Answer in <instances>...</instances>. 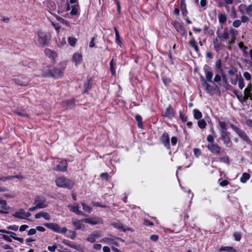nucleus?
Instances as JSON below:
<instances>
[{"instance_id": "1", "label": "nucleus", "mask_w": 252, "mask_h": 252, "mask_svg": "<svg viewBox=\"0 0 252 252\" xmlns=\"http://www.w3.org/2000/svg\"><path fill=\"white\" fill-rule=\"evenodd\" d=\"M38 41L42 46H48L50 40L51 36L49 33L38 30L37 32Z\"/></svg>"}, {"instance_id": "2", "label": "nucleus", "mask_w": 252, "mask_h": 252, "mask_svg": "<svg viewBox=\"0 0 252 252\" xmlns=\"http://www.w3.org/2000/svg\"><path fill=\"white\" fill-rule=\"evenodd\" d=\"M55 182L57 186L65 188L68 189L72 188L74 185L73 181L63 177L58 178Z\"/></svg>"}, {"instance_id": "3", "label": "nucleus", "mask_w": 252, "mask_h": 252, "mask_svg": "<svg viewBox=\"0 0 252 252\" xmlns=\"http://www.w3.org/2000/svg\"><path fill=\"white\" fill-rule=\"evenodd\" d=\"M231 127L243 140L247 142L249 141V137L244 131L233 124L231 125Z\"/></svg>"}, {"instance_id": "4", "label": "nucleus", "mask_w": 252, "mask_h": 252, "mask_svg": "<svg viewBox=\"0 0 252 252\" xmlns=\"http://www.w3.org/2000/svg\"><path fill=\"white\" fill-rule=\"evenodd\" d=\"M33 204L36 205V207L39 209L44 208L48 206L46 202V199L40 196H37L35 197Z\"/></svg>"}, {"instance_id": "5", "label": "nucleus", "mask_w": 252, "mask_h": 252, "mask_svg": "<svg viewBox=\"0 0 252 252\" xmlns=\"http://www.w3.org/2000/svg\"><path fill=\"white\" fill-rule=\"evenodd\" d=\"M220 135L224 144L228 147H231L232 143L229 136L230 133L227 131H221Z\"/></svg>"}, {"instance_id": "6", "label": "nucleus", "mask_w": 252, "mask_h": 252, "mask_svg": "<svg viewBox=\"0 0 252 252\" xmlns=\"http://www.w3.org/2000/svg\"><path fill=\"white\" fill-rule=\"evenodd\" d=\"M233 34L234 33V30L233 29H231L229 31V33L227 31V29L224 30V31L222 33H220L219 32V31H218L216 32V34H217V37L221 41H224L225 40H226L228 37H229V34Z\"/></svg>"}, {"instance_id": "7", "label": "nucleus", "mask_w": 252, "mask_h": 252, "mask_svg": "<svg viewBox=\"0 0 252 252\" xmlns=\"http://www.w3.org/2000/svg\"><path fill=\"white\" fill-rule=\"evenodd\" d=\"M207 148L214 155H219L220 152V147L216 143H209Z\"/></svg>"}, {"instance_id": "8", "label": "nucleus", "mask_w": 252, "mask_h": 252, "mask_svg": "<svg viewBox=\"0 0 252 252\" xmlns=\"http://www.w3.org/2000/svg\"><path fill=\"white\" fill-rule=\"evenodd\" d=\"M201 81L202 82V85L206 93L210 94V95H213V87L207 83L206 80H205L202 76L201 77Z\"/></svg>"}, {"instance_id": "9", "label": "nucleus", "mask_w": 252, "mask_h": 252, "mask_svg": "<svg viewBox=\"0 0 252 252\" xmlns=\"http://www.w3.org/2000/svg\"><path fill=\"white\" fill-rule=\"evenodd\" d=\"M210 67L207 64H205L203 67V70L206 74L205 80H206V81L212 82V78L213 76V72L212 71H210Z\"/></svg>"}, {"instance_id": "10", "label": "nucleus", "mask_w": 252, "mask_h": 252, "mask_svg": "<svg viewBox=\"0 0 252 252\" xmlns=\"http://www.w3.org/2000/svg\"><path fill=\"white\" fill-rule=\"evenodd\" d=\"M172 25L177 32H181L183 35L186 34V31L183 23L175 21L173 22Z\"/></svg>"}, {"instance_id": "11", "label": "nucleus", "mask_w": 252, "mask_h": 252, "mask_svg": "<svg viewBox=\"0 0 252 252\" xmlns=\"http://www.w3.org/2000/svg\"><path fill=\"white\" fill-rule=\"evenodd\" d=\"M162 115L169 119H172L174 116V112L171 105H169L165 111L162 113Z\"/></svg>"}, {"instance_id": "12", "label": "nucleus", "mask_w": 252, "mask_h": 252, "mask_svg": "<svg viewBox=\"0 0 252 252\" xmlns=\"http://www.w3.org/2000/svg\"><path fill=\"white\" fill-rule=\"evenodd\" d=\"M220 39L217 37L213 39V46L215 50L219 52L221 49L225 47V46L221 43V41H220Z\"/></svg>"}, {"instance_id": "13", "label": "nucleus", "mask_w": 252, "mask_h": 252, "mask_svg": "<svg viewBox=\"0 0 252 252\" xmlns=\"http://www.w3.org/2000/svg\"><path fill=\"white\" fill-rule=\"evenodd\" d=\"M63 243L64 245H67V246H68L72 248H73L75 250H77L78 251H81V250H82L80 245H77L74 242L70 241L68 240H66V239L63 240Z\"/></svg>"}, {"instance_id": "14", "label": "nucleus", "mask_w": 252, "mask_h": 252, "mask_svg": "<svg viewBox=\"0 0 252 252\" xmlns=\"http://www.w3.org/2000/svg\"><path fill=\"white\" fill-rule=\"evenodd\" d=\"M160 140L166 148H170L169 137L167 133L164 132L163 133L160 137Z\"/></svg>"}, {"instance_id": "15", "label": "nucleus", "mask_w": 252, "mask_h": 252, "mask_svg": "<svg viewBox=\"0 0 252 252\" xmlns=\"http://www.w3.org/2000/svg\"><path fill=\"white\" fill-rule=\"evenodd\" d=\"M67 162L66 160L61 161L56 166V170L58 172H65L67 168Z\"/></svg>"}, {"instance_id": "16", "label": "nucleus", "mask_w": 252, "mask_h": 252, "mask_svg": "<svg viewBox=\"0 0 252 252\" xmlns=\"http://www.w3.org/2000/svg\"><path fill=\"white\" fill-rule=\"evenodd\" d=\"M44 225L55 232H60V227L58 224L54 223H45Z\"/></svg>"}, {"instance_id": "17", "label": "nucleus", "mask_w": 252, "mask_h": 252, "mask_svg": "<svg viewBox=\"0 0 252 252\" xmlns=\"http://www.w3.org/2000/svg\"><path fill=\"white\" fill-rule=\"evenodd\" d=\"M50 74L51 76L54 78H59L63 76V71L57 68H53L50 71Z\"/></svg>"}, {"instance_id": "18", "label": "nucleus", "mask_w": 252, "mask_h": 252, "mask_svg": "<svg viewBox=\"0 0 252 252\" xmlns=\"http://www.w3.org/2000/svg\"><path fill=\"white\" fill-rule=\"evenodd\" d=\"M100 237V235L98 232L94 231L91 233L87 238V240L91 243H94L95 241L96 238Z\"/></svg>"}, {"instance_id": "19", "label": "nucleus", "mask_w": 252, "mask_h": 252, "mask_svg": "<svg viewBox=\"0 0 252 252\" xmlns=\"http://www.w3.org/2000/svg\"><path fill=\"white\" fill-rule=\"evenodd\" d=\"M68 208L73 213L77 215L81 216H85V214L81 211L79 210L78 206L68 205Z\"/></svg>"}, {"instance_id": "20", "label": "nucleus", "mask_w": 252, "mask_h": 252, "mask_svg": "<svg viewBox=\"0 0 252 252\" xmlns=\"http://www.w3.org/2000/svg\"><path fill=\"white\" fill-rule=\"evenodd\" d=\"M73 60L75 63V65L77 66L81 63L82 60V54L79 53H75L73 56Z\"/></svg>"}, {"instance_id": "21", "label": "nucleus", "mask_w": 252, "mask_h": 252, "mask_svg": "<svg viewBox=\"0 0 252 252\" xmlns=\"http://www.w3.org/2000/svg\"><path fill=\"white\" fill-rule=\"evenodd\" d=\"M45 54L49 58H51L53 60H54L57 57L56 53L48 48H46L45 49Z\"/></svg>"}, {"instance_id": "22", "label": "nucleus", "mask_w": 252, "mask_h": 252, "mask_svg": "<svg viewBox=\"0 0 252 252\" xmlns=\"http://www.w3.org/2000/svg\"><path fill=\"white\" fill-rule=\"evenodd\" d=\"M41 217L44 218L46 220H49L51 219L50 215L48 213L44 212L38 213L35 215V219H39Z\"/></svg>"}, {"instance_id": "23", "label": "nucleus", "mask_w": 252, "mask_h": 252, "mask_svg": "<svg viewBox=\"0 0 252 252\" xmlns=\"http://www.w3.org/2000/svg\"><path fill=\"white\" fill-rule=\"evenodd\" d=\"M25 210L23 209H20L18 211L16 212L14 214H12V216L20 219H24L25 217Z\"/></svg>"}, {"instance_id": "24", "label": "nucleus", "mask_w": 252, "mask_h": 252, "mask_svg": "<svg viewBox=\"0 0 252 252\" xmlns=\"http://www.w3.org/2000/svg\"><path fill=\"white\" fill-rule=\"evenodd\" d=\"M27 81H24L23 78L21 77H18L14 79V81L16 84L20 86H26L28 84L27 79H26Z\"/></svg>"}, {"instance_id": "25", "label": "nucleus", "mask_w": 252, "mask_h": 252, "mask_svg": "<svg viewBox=\"0 0 252 252\" xmlns=\"http://www.w3.org/2000/svg\"><path fill=\"white\" fill-rule=\"evenodd\" d=\"M81 221L83 222L82 220L73 221V224L76 227V229L78 230L84 228V225L81 223Z\"/></svg>"}, {"instance_id": "26", "label": "nucleus", "mask_w": 252, "mask_h": 252, "mask_svg": "<svg viewBox=\"0 0 252 252\" xmlns=\"http://www.w3.org/2000/svg\"><path fill=\"white\" fill-rule=\"evenodd\" d=\"M220 252L226 251L227 252H237V251L232 247H222L219 249Z\"/></svg>"}, {"instance_id": "27", "label": "nucleus", "mask_w": 252, "mask_h": 252, "mask_svg": "<svg viewBox=\"0 0 252 252\" xmlns=\"http://www.w3.org/2000/svg\"><path fill=\"white\" fill-rule=\"evenodd\" d=\"M189 44L190 46H191L192 47H193L195 51L196 52H199V49H198V46L197 45V43L195 41V40L193 37H192L190 39V40L189 41Z\"/></svg>"}, {"instance_id": "28", "label": "nucleus", "mask_w": 252, "mask_h": 252, "mask_svg": "<svg viewBox=\"0 0 252 252\" xmlns=\"http://www.w3.org/2000/svg\"><path fill=\"white\" fill-rule=\"evenodd\" d=\"M92 83L90 80H88L87 81L84 85V93L87 92L89 89L92 88Z\"/></svg>"}, {"instance_id": "29", "label": "nucleus", "mask_w": 252, "mask_h": 252, "mask_svg": "<svg viewBox=\"0 0 252 252\" xmlns=\"http://www.w3.org/2000/svg\"><path fill=\"white\" fill-rule=\"evenodd\" d=\"M112 225L114 227H115L116 228H117L119 230H121L123 231L124 232L126 231V229L124 228L123 224H121V223L113 222L112 223Z\"/></svg>"}, {"instance_id": "30", "label": "nucleus", "mask_w": 252, "mask_h": 252, "mask_svg": "<svg viewBox=\"0 0 252 252\" xmlns=\"http://www.w3.org/2000/svg\"><path fill=\"white\" fill-rule=\"evenodd\" d=\"M0 232H2L9 235L10 237H12L14 240H15V238H17V237H16V233L12 231H7L5 229H0Z\"/></svg>"}, {"instance_id": "31", "label": "nucleus", "mask_w": 252, "mask_h": 252, "mask_svg": "<svg viewBox=\"0 0 252 252\" xmlns=\"http://www.w3.org/2000/svg\"><path fill=\"white\" fill-rule=\"evenodd\" d=\"M219 21L220 24L224 23L227 20V17L225 14L220 13L218 15Z\"/></svg>"}, {"instance_id": "32", "label": "nucleus", "mask_w": 252, "mask_h": 252, "mask_svg": "<svg viewBox=\"0 0 252 252\" xmlns=\"http://www.w3.org/2000/svg\"><path fill=\"white\" fill-rule=\"evenodd\" d=\"M194 118L196 120H199L202 118V115L201 112L197 109L193 110Z\"/></svg>"}, {"instance_id": "33", "label": "nucleus", "mask_w": 252, "mask_h": 252, "mask_svg": "<svg viewBox=\"0 0 252 252\" xmlns=\"http://www.w3.org/2000/svg\"><path fill=\"white\" fill-rule=\"evenodd\" d=\"M219 125L220 127V132L221 131H227L226 129H227V123L225 122H219Z\"/></svg>"}, {"instance_id": "34", "label": "nucleus", "mask_w": 252, "mask_h": 252, "mask_svg": "<svg viewBox=\"0 0 252 252\" xmlns=\"http://www.w3.org/2000/svg\"><path fill=\"white\" fill-rule=\"evenodd\" d=\"M0 205H1V207L3 210H8L10 207L7 206L6 201L4 200L0 199Z\"/></svg>"}, {"instance_id": "35", "label": "nucleus", "mask_w": 252, "mask_h": 252, "mask_svg": "<svg viewBox=\"0 0 252 252\" xmlns=\"http://www.w3.org/2000/svg\"><path fill=\"white\" fill-rule=\"evenodd\" d=\"M238 85H239V88L241 90L243 89L245 86V83H244V79L242 77L240 74L239 75V80H238Z\"/></svg>"}, {"instance_id": "36", "label": "nucleus", "mask_w": 252, "mask_h": 252, "mask_svg": "<svg viewBox=\"0 0 252 252\" xmlns=\"http://www.w3.org/2000/svg\"><path fill=\"white\" fill-rule=\"evenodd\" d=\"M239 47L241 49L243 52V53L245 55H247L248 52L247 51V50L248 49L247 47H246L244 46V43L243 42H241L238 44Z\"/></svg>"}, {"instance_id": "37", "label": "nucleus", "mask_w": 252, "mask_h": 252, "mask_svg": "<svg viewBox=\"0 0 252 252\" xmlns=\"http://www.w3.org/2000/svg\"><path fill=\"white\" fill-rule=\"evenodd\" d=\"M181 8L183 11V14H185L186 15L187 14V10L186 9V5L184 0H182L181 1Z\"/></svg>"}, {"instance_id": "38", "label": "nucleus", "mask_w": 252, "mask_h": 252, "mask_svg": "<svg viewBox=\"0 0 252 252\" xmlns=\"http://www.w3.org/2000/svg\"><path fill=\"white\" fill-rule=\"evenodd\" d=\"M68 41L69 44L71 46H75V45L76 43L77 39L75 37H69L68 38Z\"/></svg>"}, {"instance_id": "39", "label": "nucleus", "mask_w": 252, "mask_h": 252, "mask_svg": "<svg viewBox=\"0 0 252 252\" xmlns=\"http://www.w3.org/2000/svg\"><path fill=\"white\" fill-rule=\"evenodd\" d=\"M82 220L86 223H88L92 225H94L97 223V221L93 220L91 219H82Z\"/></svg>"}, {"instance_id": "40", "label": "nucleus", "mask_w": 252, "mask_h": 252, "mask_svg": "<svg viewBox=\"0 0 252 252\" xmlns=\"http://www.w3.org/2000/svg\"><path fill=\"white\" fill-rule=\"evenodd\" d=\"M77 5H74L72 6V9L70 12L71 15H76L78 13V8Z\"/></svg>"}, {"instance_id": "41", "label": "nucleus", "mask_w": 252, "mask_h": 252, "mask_svg": "<svg viewBox=\"0 0 252 252\" xmlns=\"http://www.w3.org/2000/svg\"><path fill=\"white\" fill-rule=\"evenodd\" d=\"M198 125L200 128H204L206 126V123L204 120H200L198 121Z\"/></svg>"}, {"instance_id": "42", "label": "nucleus", "mask_w": 252, "mask_h": 252, "mask_svg": "<svg viewBox=\"0 0 252 252\" xmlns=\"http://www.w3.org/2000/svg\"><path fill=\"white\" fill-rule=\"evenodd\" d=\"M252 90V84L251 83H249L247 88L244 90V94H246L248 93H250L251 92Z\"/></svg>"}, {"instance_id": "43", "label": "nucleus", "mask_w": 252, "mask_h": 252, "mask_svg": "<svg viewBox=\"0 0 252 252\" xmlns=\"http://www.w3.org/2000/svg\"><path fill=\"white\" fill-rule=\"evenodd\" d=\"M250 178V174H243L241 178V182L244 183Z\"/></svg>"}, {"instance_id": "44", "label": "nucleus", "mask_w": 252, "mask_h": 252, "mask_svg": "<svg viewBox=\"0 0 252 252\" xmlns=\"http://www.w3.org/2000/svg\"><path fill=\"white\" fill-rule=\"evenodd\" d=\"M233 236H234V237L235 238V240L236 241H239L241 239L242 234H241V233L240 232H235L234 233Z\"/></svg>"}, {"instance_id": "45", "label": "nucleus", "mask_w": 252, "mask_h": 252, "mask_svg": "<svg viewBox=\"0 0 252 252\" xmlns=\"http://www.w3.org/2000/svg\"><path fill=\"white\" fill-rule=\"evenodd\" d=\"M81 205L83 207V209L84 210H85V211H86L88 213H90L91 212L92 209L89 206L86 205L84 203H82Z\"/></svg>"}, {"instance_id": "46", "label": "nucleus", "mask_w": 252, "mask_h": 252, "mask_svg": "<svg viewBox=\"0 0 252 252\" xmlns=\"http://www.w3.org/2000/svg\"><path fill=\"white\" fill-rule=\"evenodd\" d=\"M237 98L238 100L241 102L245 101L247 100V97H246L245 94L243 95L241 94H240L238 96Z\"/></svg>"}, {"instance_id": "47", "label": "nucleus", "mask_w": 252, "mask_h": 252, "mask_svg": "<svg viewBox=\"0 0 252 252\" xmlns=\"http://www.w3.org/2000/svg\"><path fill=\"white\" fill-rule=\"evenodd\" d=\"M114 31H115V35H116V42L118 43H120V36L119 35L118 31L116 27L114 28Z\"/></svg>"}, {"instance_id": "48", "label": "nucleus", "mask_w": 252, "mask_h": 252, "mask_svg": "<svg viewBox=\"0 0 252 252\" xmlns=\"http://www.w3.org/2000/svg\"><path fill=\"white\" fill-rule=\"evenodd\" d=\"M245 78L248 81L251 80L252 76L251 74L248 72H245L243 74Z\"/></svg>"}, {"instance_id": "49", "label": "nucleus", "mask_w": 252, "mask_h": 252, "mask_svg": "<svg viewBox=\"0 0 252 252\" xmlns=\"http://www.w3.org/2000/svg\"><path fill=\"white\" fill-rule=\"evenodd\" d=\"M239 76H238V75L236 74L235 78H234V79L231 78L230 82H231V84H232L233 85H236L238 81L239 80Z\"/></svg>"}, {"instance_id": "50", "label": "nucleus", "mask_w": 252, "mask_h": 252, "mask_svg": "<svg viewBox=\"0 0 252 252\" xmlns=\"http://www.w3.org/2000/svg\"><path fill=\"white\" fill-rule=\"evenodd\" d=\"M241 22L239 20H236L233 22V26L235 28H238L241 25Z\"/></svg>"}, {"instance_id": "51", "label": "nucleus", "mask_w": 252, "mask_h": 252, "mask_svg": "<svg viewBox=\"0 0 252 252\" xmlns=\"http://www.w3.org/2000/svg\"><path fill=\"white\" fill-rule=\"evenodd\" d=\"M57 248L58 245L56 244H54L53 246H48L47 249L49 251L54 252Z\"/></svg>"}, {"instance_id": "52", "label": "nucleus", "mask_w": 252, "mask_h": 252, "mask_svg": "<svg viewBox=\"0 0 252 252\" xmlns=\"http://www.w3.org/2000/svg\"><path fill=\"white\" fill-rule=\"evenodd\" d=\"M58 20L59 21H60L61 23H62L63 24H64L65 25H66L68 27H69L70 26L69 23L67 21L64 20V19H63L62 18H61V17L59 18Z\"/></svg>"}, {"instance_id": "53", "label": "nucleus", "mask_w": 252, "mask_h": 252, "mask_svg": "<svg viewBox=\"0 0 252 252\" xmlns=\"http://www.w3.org/2000/svg\"><path fill=\"white\" fill-rule=\"evenodd\" d=\"M193 152H194V154L195 156L197 158L199 157L201 155V152L200 150L199 149H197V148L194 149L193 150Z\"/></svg>"}, {"instance_id": "54", "label": "nucleus", "mask_w": 252, "mask_h": 252, "mask_svg": "<svg viewBox=\"0 0 252 252\" xmlns=\"http://www.w3.org/2000/svg\"><path fill=\"white\" fill-rule=\"evenodd\" d=\"M222 82L224 83V84L226 86H229V84H228V81H227V79L225 76V75L224 74H223L222 76Z\"/></svg>"}, {"instance_id": "55", "label": "nucleus", "mask_w": 252, "mask_h": 252, "mask_svg": "<svg viewBox=\"0 0 252 252\" xmlns=\"http://www.w3.org/2000/svg\"><path fill=\"white\" fill-rule=\"evenodd\" d=\"M245 9L247 13L252 12V5H245Z\"/></svg>"}, {"instance_id": "56", "label": "nucleus", "mask_w": 252, "mask_h": 252, "mask_svg": "<svg viewBox=\"0 0 252 252\" xmlns=\"http://www.w3.org/2000/svg\"><path fill=\"white\" fill-rule=\"evenodd\" d=\"M2 238L4 240H5L9 242H12V239H11L10 237L7 235H4V234L2 235Z\"/></svg>"}, {"instance_id": "57", "label": "nucleus", "mask_w": 252, "mask_h": 252, "mask_svg": "<svg viewBox=\"0 0 252 252\" xmlns=\"http://www.w3.org/2000/svg\"><path fill=\"white\" fill-rule=\"evenodd\" d=\"M8 229H10L14 231H17L18 229V226L16 225H10L7 227Z\"/></svg>"}, {"instance_id": "58", "label": "nucleus", "mask_w": 252, "mask_h": 252, "mask_svg": "<svg viewBox=\"0 0 252 252\" xmlns=\"http://www.w3.org/2000/svg\"><path fill=\"white\" fill-rule=\"evenodd\" d=\"M135 119L137 121V122L138 123V126H140V124L142 125V117L140 115H136L135 117Z\"/></svg>"}, {"instance_id": "59", "label": "nucleus", "mask_w": 252, "mask_h": 252, "mask_svg": "<svg viewBox=\"0 0 252 252\" xmlns=\"http://www.w3.org/2000/svg\"><path fill=\"white\" fill-rule=\"evenodd\" d=\"M36 233V229L31 228L30 229L28 232V235H32L35 234Z\"/></svg>"}, {"instance_id": "60", "label": "nucleus", "mask_w": 252, "mask_h": 252, "mask_svg": "<svg viewBox=\"0 0 252 252\" xmlns=\"http://www.w3.org/2000/svg\"><path fill=\"white\" fill-rule=\"evenodd\" d=\"M74 103V100H67L63 102V105L66 106H69Z\"/></svg>"}, {"instance_id": "61", "label": "nucleus", "mask_w": 252, "mask_h": 252, "mask_svg": "<svg viewBox=\"0 0 252 252\" xmlns=\"http://www.w3.org/2000/svg\"><path fill=\"white\" fill-rule=\"evenodd\" d=\"M207 140L210 143H214V138L212 135H209L207 136Z\"/></svg>"}, {"instance_id": "62", "label": "nucleus", "mask_w": 252, "mask_h": 252, "mask_svg": "<svg viewBox=\"0 0 252 252\" xmlns=\"http://www.w3.org/2000/svg\"><path fill=\"white\" fill-rule=\"evenodd\" d=\"M228 72L229 74L233 75H234L237 72V70L235 68H233L229 70Z\"/></svg>"}, {"instance_id": "63", "label": "nucleus", "mask_w": 252, "mask_h": 252, "mask_svg": "<svg viewBox=\"0 0 252 252\" xmlns=\"http://www.w3.org/2000/svg\"><path fill=\"white\" fill-rule=\"evenodd\" d=\"M158 236L157 235H152L150 236V239L156 242L158 240Z\"/></svg>"}, {"instance_id": "64", "label": "nucleus", "mask_w": 252, "mask_h": 252, "mask_svg": "<svg viewBox=\"0 0 252 252\" xmlns=\"http://www.w3.org/2000/svg\"><path fill=\"white\" fill-rule=\"evenodd\" d=\"M180 118L183 122H185L187 121V117L181 113H180Z\"/></svg>"}]
</instances>
